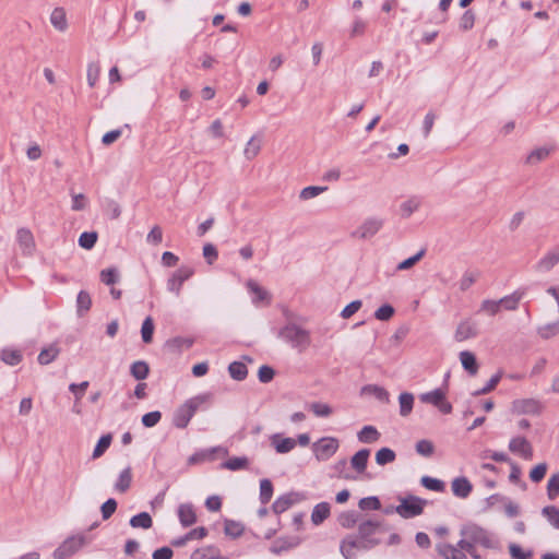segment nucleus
Segmentation results:
<instances>
[{
  "label": "nucleus",
  "instance_id": "680f3d73",
  "mask_svg": "<svg viewBox=\"0 0 559 559\" xmlns=\"http://www.w3.org/2000/svg\"><path fill=\"white\" fill-rule=\"evenodd\" d=\"M416 452L423 456H430L433 454L435 445L431 441L423 439L419 440L416 445Z\"/></svg>",
  "mask_w": 559,
  "mask_h": 559
},
{
  "label": "nucleus",
  "instance_id": "58836bf2",
  "mask_svg": "<svg viewBox=\"0 0 559 559\" xmlns=\"http://www.w3.org/2000/svg\"><path fill=\"white\" fill-rule=\"evenodd\" d=\"M249 460L246 456H235L221 464V468L229 471H239L247 468Z\"/></svg>",
  "mask_w": 559,
  "mask_h": 559
},
{
  "label": "nucleus",
  "instance_id": "8fccbe9b",
  "mask_svg": "<svg viewBox=\"0 0 559 559\" xmlns=\"http://www.w3.org/2000/svg\"><path fill=\"white\" fill-rule=\"evenodd\" d=\"M100 281L108 286L116 284L119 281V274L117 269L110 267L100 271Z\"/></svg>",
  "mask_w": 559,
  "mask_h": 559
},
{
  "label": "nucleus",
  "instance_id": "473e14b6",
  "mask_svg": "<svg viewBox=\"0 0 559 559\" xmlns=\"http://www.w3.org/2000/svg\"><path fill=\"white\" fill-rule=\"evenodd\" d=\"M129 524L133 528L148 530L153 526V520L150 513L141 512L136 515H133L130 519Z\"/></svg>",
  "mask_w": 559,
  "mask_h": 559
},
{
  "label": "nucleus",
  "instance_id": "69168bd1",
  "mask_svg": "<svg viewBox=\"0 0 559 559\" xmlns=\"http://www.w3.org/2000/svg\"><path fill=\"white\" fill-rule=\"evenodd\" d=\"M547 464L546 463H539L537 464L531 472H530V478L533 483H539L543 480L547 473Z\"/></svg>",
  "mask_w": 559,
  "mask_h": 559
},
{
  "label": "nucleus",
  "instance_id": "dca6fc26",
  "mask_svg": "<svg viewBox=\"0 0 559 559\" xmlns=\"http://www.w3.org/2000/svg\"><path fill=\"white\" fill-rule=\"evenodd\" d=\"M542 404L534 399L515 400L512 403V409L516 414H538Z\"/></svg>",
  "mask_w": 559,
  "mask_h": 559
},
{
  "label": "nucleus",
  "instance_id": "39448f33",
  "mask_svg": "<svg viewBox=\"0 0 559 559\" xmlns=\"http://www.w3.org/2000/svg\"><path fill=\"white\" fill-rule=\"evenodd\" d=\"M388 531L389 527L384 522L376 519L361 521L358 525V535L365 540L374 542L376 546L381 543V539L378 538L377 535Z\"/></svg>",
  "mask_w": 559,
  "mask_h": 559
},
{
  "label": "nucleus",
  "instance_id": "a211bd4d",
  "mask_svg": "<svg viewBox=\"0 0 559 559\" xmlns=\"http://www.w3.org/2000/svg\"><path fill=\"white\" fill-rule=\"evenodd\" d=\"M179 522L183 527H189L197 522V514L191 503H181L178 507Z\"/></svg>",
  "mask_w": 559,
  "mask_h": 559
},
{
  "label": "nucleus",
  "instance_id": "c9c22d12",
  "mask_svg": "<svg viewBox=\"0 0 559 559\" xmlns=\"http://www.w3.org/2000/svg\"><path fill=\"white\" fill-rule=\"evenodd\" d=\"M400 403V415L402 417H407L414 407V395L409 392H403L399 396Z\"/></svg>",
  "mask_w": 559,
  "mask_h": 559
},
{
  "label": "nucleus",
  "instance_id": "5701e85b",
  "mask_svg": "<svg viewBox=\"0 0 559 559\" xmlns=\"http://www.w3.org/2000/svg\"><path fill=\"white\" fill-rule=\"evenodd\" d=\"M271 443L276 452L282 454L290 452L296 445V441L293 438H281L280 435H274L271 438Z\"/></svg>",
  "mask_w": 559,
  "mask_h": 559
},
{
  "label": "nucleus",
  "instance_id": "338daca9",
  "mask_svg": "<svg viewBox=\"0 0 559 559\" xmlns=\"http://www.w3.org/2000/svg\"><path fill=\"white\" fill-rule=\"evenodd\" d=\"M162 418V414L158 411L146 413L142 416V424L144 427L152 428L156 426Z\"/></svg>",
  "mask_w": 559,
  "mask_h": 559
},
{
  "label": "nucleus",
  "instance_id": "774afa93",
  "mask_svg": "<svg viewBox=\"0 0 559 559\" xmlns=\"http://www.w3.org/2000/svg\"><path fill=\"white\" fill-rule=\"evenodd\" d=\"M500 307L501 306L499 300L485 299L480 304V311H485L490 316H495L499 312Z\"/></svg>",
  "mask_w": 559,
  "mask_h": 559
},
{
  "label": "nucleus",
  "instance_id": "864d4df0",
  "mask_svg": "<svg viewBox=\"0 0 559 559\" xmlns=\"http://www.w3.org/2000/svg\"><path fill=\"white\" fill-rule=\"evenodd\" d=\"M547 496L549 500H555L559 496V474H552L547 484Z\"/></svg>",
  "mask_w": 559,
  "mask_h": 559
},
{
  "label": "nucleus",
  "instance_id": "f257e3e1",
  "mask_svg": "<svg viewBox=\"0 0 559 559\" xmlns=\"http://www.w3.org/2000/svg\"><path fill=\"white\" fill-rule=\"evenodd\" d=\"M460 534L459 546L465 549L473 559H481V555L477 551L478 546L485 549H496L499 544L491 533L476 524L464 525Z\"/></svg>",
  "mask_w": 559,
  "mask_h": 559
},
{
  "label": "nucleus",
  "instance_id": "3c124183",
  "mask_svg": "<svg viewBox=\"0 0 559 559\" xmlns=\"http://www.w3.org/2000/svg\"><path fill=\"white\" fill-rule=\"evenodd\" d=\"M420 484L432 491H443L444 490V483L440 479L432 478L430 476H423L420 479Z\"/></svg>",
  "mask_w": 559,
  "mask_h": 559
},
{
  "label": "nucleus",
  "instance_id": "412c9836",
  "mask_svg": "<svg viewBox=\"0 0 559 559\" xmlns=\"http://www.w3.org/2000/svg\"><path fill=\"white\" fill-rule=\"evenodd\" d=\"M370 455L369 449H361L350 459V465L357 473H364Z\"/></svg>",
  "mask_w": 559,
  "mask_h": 559
},
{
  "label": "nucleus",
  "instance_id": "13d9d810",
  "mask_svg": "<svg viewBox=\"0 0 559 559\" xmlns=\"http://www.w3.org/2000/svg\"><path fill=\"white\" fill-rule=\"evenodd\" d=\"M261 150V144L259 141H257V139L254 136H252L246 147H245V151H243V154L246 156L247 159H252L254 158L259 152Z\"/></svg>",
  "mask_w": 559,
  "mask_h": 559
},
{
  "label": "nucleus",
  "instance_id": "4468645a",
  "mask_svg": "<svg viewBox=\"0 0 559 559\" xmlns=\"http://www.w3.org/2000/svg\"><path fill=\"white\" fill-rule=\"evenodd\" d=\"M509 450L525 460H531L533 456V448L524 437L512 438L509 442Z\"/></svg>",
  "mask_w": 559,
  "mask_h": 559
},
{
  "label": "nucleus",
  "instance_id": "6e6d98bb",
  "mask_svg": "<svg viewBox=\"0 0 559 559\" xmlns=\"http://www.w3.org/2000/svg\"><path fill=\"white\" fill-rule=\"evenodd\" d=\"M358 507L364 511L379 510L381 508V502L378 497L370 496V497H365V498L360 499L358 502Z\"/></svg>",
  "mask_w": 559,
  "mask_h": 559
},
{
  "label": "nucleus",
  "instance_id": "c03bdc74",
  "mask_svg": "<svg viewBox=\"0 0 559 559\" xmlns=\"http://www.w3.org/2000/svg\"><path fill=\"white\" fill-rule=\"evenodd\" d=\"M396 459L395 452L390 448H381L376 453V462L378 465H385L394 462Z\"/></svg>",
  "mask_w": 559,
  "mask_h": 559
},
{
  "label": "nucleus",
  "instance_id": "e2e57ef3",
  "mask_svg": "<svg viewBox=\"0 0 559 559\" xmlns=\"http://www.w3.org/2000/svg\"><path fill=\"white\" fill-rule=\"evenodd\" d=\"M425 253H426V250L421 249L415 255L399 263L396 269L399 271H404V270H408V269L413 267L425 255Z\"/></svg>",
  "mask_w": 559,
  "mask_h": 559
},
{
  "label": "nucleus",
  "instance_id": "49530a36",
  "mask_svg": "<svg viewBox=\"0 0 559 559\" xmlns=\"http://www.w3.org/2000/svg\"><path fill=\"white\" fill-rule=\"evenodd\" d=\"M309 409L316 417H329L333 413V408L329 404L321 402L311 403Z\"/></svg>",
  "mask_w": 559,
  "mask_h": 559
},
{
  "label": "nucleus",
  "instance_id": "ddd939ff",
  "mask_svg": "<svg viewBox=\"0 0 559 559\" xmlns=\"http://www.w3.org/2000/svg\"><path fill=\"white\" fill-rule=\"evenodd\" d=\"M16 241L23 254H33L36 245L33 233L28 228L21 227L16 230Z\"/></svg>",
  "mask_w": 559,
  "mask_h": 559
},
{
  "label": "nucleus",
  "instance_id": "4d7b16f0",
  "mask_svg": "<svg viewBox=\"0 0 559 559\" xmlns=\"http://www.w3.org/2000/svg\"><path fill=\"white\" fill-rule=\"evenodd\" d=\"M501 380V372H498L496 374H493L489 381L486 383L485 386H483L481 389L475 391L473 393L474 396H478V395H484V394H487L489 392H491L492 390H495V388L498 385V383L500 382Z\"/></svg>",
  "mask_w": 559,
  "mask_h": 559
},
{
  "label": "nucleus",
  "instance_id": "e433bc0d",
  "mask_svg": "<svg viewBox=\"0 0 559 559\" xmlns=\"http://www.w3.org/2000/svg\"><path fill=\"white\" fill-rule=\"evenodd\" d=\"M191 559H228L219 555V550L216 547L210 546L202 549H197Z\"/></svg>",
  "mask_w": 559,
  "mask_h": 559
},
{
  "label": "nucleus",
  "instance_id": "7c9ffc66",
  "mask_svg": "<svg viewBox=\"0 0 559 559\" xmlns=\"http://www.w3.org/2000/svg\"><path fill=\"white\" fill-rule=\"evenodd\" d=\"M340 550L345 559H355L357 557V548L354 542V535H348L341 542Z\"/></svg>",
  "mask_w": 559,
  "mask_h": 559
},
{
  "label": "nucleus",
  "instance_id": "7ed1b4c3",
  "mask_svg": "<svg viewBox=\"0 0 559 559\" xmlns=\"http://www.w3.org/2000/svg\"><path fill=\"white\" fill-rule=\"evenodd\" d=\"M278 336L299 353L305 352L311 344L310 332L295 323L284 325L280 330Z\"/></svg>",
  "mask_w": 559,
  "mask_h": 559
},
{
  "label": "nucleus",
  "instance_id": "4c0bfd02",
  "mask_svg": "<svg viewBox=\"0 0 559 559\" xmlns=\"http://www.w3.org/2000/svg\"><path fill=\"white\" fill-rule=\"evenodd\" d=\"M229 376L236 381H242L248 376V368L241 361H233L228 366Z\"/></svg>",
  "mask_w": 559,
  "mask_h": 559
},
{
  "label": "nucleus",
  "instance_id": "de8ad7c7",
  "mask_svg": "<svg viewBox=\"0 0 559 559\" xmlns=\"http://www.w3.org/2000/svg\"><path fill=\"white\" fill-rule=\"evenodd\" d=\"M111 435H104L99 438L96 447L94 448V451H93V459H98L106 451L107 449L110 447L111 444Z\"/></svg>",
  "mask_w": 559,
  "mask_h": 559
},
{
  "label": "nucleus",
  "instance_id": "2f4dec72",
  "mask_svg": "<svg viewBox=\"0 0 559 559\" xmlns=\"http://www.w3.org/2000/svg\"><path fill=\"white\" fill-rule=\"evenodd\" d=\"M421 205V199L418 197H412L401 203L400 211L403 218H408L414 212H416Z\"/></svg>",
  "mask_w": 559,
  "mask_h": 559
},
{
  "label": "nucleus",
  "instance_id": "aec40b11",
  "mask_svg": "<svg viewBox=\"0 0 559 559\" xmlns=\"http://www.w3.org/2000/svg\"><path fill=\"white\" fill-rule=\"evenodd\" d=\"M559 262V248L549 251L544 258H542L536 269L540 272L550 271Z\"/></svg>",
  "mask_w": 559,
  "mask_h": 559
},
{
  "label": "nucleus",
  "instance_id": "09e8293b",
  "mask_svg": "<svg viewBox=\"0 0 559 559\" xmlns=\"http://www.w3.org/2000/svg\"><path fill=\"white\" fill-rule=\"evenodd\" d=\"M154 322L151 317H147L141 328V335L144 343L150 344L153 341Z\"/></svg>",
  "mask_w": 559,
  "mask_h": 559
},
{
  "label": "nucleus",
  "instance_id": "052dcab7",
  "mask_svg": "<svg viewBox=\"0 0 559 559\" xmlns=\"http://www.w3.org/2000/svg\"><path fill=\"white\" fill-rule=\"evenodd\" d=\"M394 308L391 305L385 304L376 310L374 318L380 321H388L394 316Z\"/></svg>",
  "mask_w": 559,
  "mask_h": 559
},
{
  "label": "nucleus",
  "instance_id": "b1692460",
  "mask_svg": "<svg viewBox=\"0 0 559 559\" xmlns=\"http://www.w3.org/2000/svg\"><path fill=\"white\" fill-rule=\"evenodd\" d=\"M525 290L524 289H518L513 292L511 295L504 296L499 299L500 306L503 307L506 310H515L519 307V304L521 299L524 297Z\"/></svg>",
  "mask_w": 559,
  "mask_h": 559
},
{
  "label": "nucleus",
  "instance_id": "37998d69",
  "mask_svg": "<svg viewBox=\"0 0 559 559\" xmlns=\"http://www.w3.org/2000/svg\"><path fill=\"white\" fill-rule=\"evenodd\" d=\"M273 484L270 479L264 478L260 481V501L263 506L267 504L273 496Z\"/></svg>",
  "mask_w": 559,
  "mask_h": 559
},
{
  "label": "nucleus",
  "instance_id": "ea45409f",
  "mask_svg": "<svg viewBox=\"0 0 559 559\" xmlns=\"http://www.w3.org/2000/svg\"><path fill=\"white\" fill-rule=\"evenodd\" d=\"M50 22L55 28L60 32L66 31L68 24L66 19V12L62 8H56L50 15Z\"/></svg>",
  "mask_w": 559,
  "mask_h": 559
},
{
  "label": "nucleus",
  "instance_id": "6e6552de",
  "mask_svg": "<svg viewBox=\"0 0 559 559\" xmlns=\"http://www.w3.org/2000/svg\"><path fill=\"white\" fill-rule=\"evenodd\" d=\"M423 403L436 406L442 414H451L452 405L445 400V393L441 389H435L419 395Z\"/></svg>",
  "mask_w": 559,
  "mask_h": 559
},
{
  "label": "nucleus",
  "instance_id": "a19ab883",
  "mask_svg": "<svg viewBox=\"0 0 559 559\" xmlns=\"http://www.w3.org/2000/svg\"><path fill=\"white\" fill-rule=\"evenodd\" d=\"M0 356L1 360L9 366H16L22 361V354L17 349L4 348Z\"/></svg>",
  "mask_w": 559,
  "mask_h": 559
},
{
  "label": "nucleus",
  "instance_id": "603ef678",
  "mask_svg": "<svg viewBox=\"0 0 559 559\" xmlns=\"http://www.w3.org/2000/svg\"><path fill=\"white\" fill-rule=\"evenodd\" d=\"M97 241V233L84 231L79 237V245L84 249H92Z\"/></svg>",
  "mask_w": 559,
  "mask_h": 559
},
{
  "label": "nucleus",
  "instance_id": "0e129e2a",
  "mask_svg": "<svg viewBox=\"0 0 559 559\" xmlns=\"http://www.w3.org/2000/svg\"><path fill=\"white\" fill-rule=\"evenodd\" d=\"M548 155H549V150L546 147H539V148L533 150L528 154V156L526 158V163L527 164H536V163L545 159Z\"/></svg>",
  "mask_w": 559,
  "mask_h": 559
},
{
  "label": "nucleus",
  "instance_id": "423d86ee",
  "mask_svg": "<svg viewBox=\"0 0 559 559\" xmlns=\"http://www.w3.org/2000/svg\"><path fill=\"white\" fill-rule=\"evenodd\" d=\"M88 543L90 539L83 534L70 536L63 540L58 548L55 549L52 557L55 559H67Z\"/></svg>",
  "mask_w": 559,
  "mask_h": 559
},
{
  "label": "nucleus",
  "instance_id": "79ce46f5",
  "mask_svg": "<svg viewBox=\"0 0 559 559\" xmlns=\"http://www.w3.org/2000/svg\"><path fill=\"white\" fill-rule=\"evenodd\" d=\"M537 334L543 340H549L559 334V320L537 328Z\"/></svg>",
  "mask_w": 559,
  "mask_h": 559
},
{
  "label": "nucleus",
  "instance_id": "9d476101",
  "mask_svg": "<svg viewBox=\"0 0 559 559\" xmlns=\"http://www.w3.org/2000/svg\"><path fill=\"white\" fill-rule=\"evenodd\" d=\"M193 273L194 271L192 267L186 265L180 266L176 272H174L171 277L168 278L167 289L178 297L180 295L182 284L188 281Z\"/></svg>",
  "mask_w": 559,
  "mask_h": 559
},
{
  "label": "nucleus",
  "instance_id": "bb28decb",
  "mask_svg": "<svg viewBox=\"0 0 559 559\" xmlns=\"http://www.w3.org/2000/svg\"><path fill=\"white\" fill-rule=\"evenodd\" d=\"M92 307L91 295L86 290H80L76 297V313L83 318Z\"/></svg>",
  "mask_w": 559,
  "mask_h": 559
},
{
  "label": "nucleus",
  "instance_id": "1a4fd4ad",
  "mask_svg": "<svg viewBox=\"0 0 559 559\" xmlns=\"http://www.w3.org/2000/svg\"><path fill=\"white\" fill-rule=\"evenodd\" d=\"M383 224L384 221L382 218L369 217L352 233V237L364 240L370 239L382 228Z\"/></svg>",
  "mask_w": 559,
  "mask_h": 559
},
{
  "label": "nucleus",
  "instance_id": "bf43d9fd",
  "mask_svg": "<svg viewBox=\"0 0 559 559\" xmlns=\"http://www.w3.org/2000/svg\"><path fill=\"white\" fill-rule=\"evenodd\" d=\"M357 522V514L355 511H346L340 514L338 523L342 527L350 528Z\"/></svg>",
  "mask_w": 559,
  "mask_h": 559
},
{
  "label": "nucleus",
  "instance_id": "0eeeda50",
  "mask_svg": "<svg viewBox=\"0 0 559 559\" xmlns=\"http://www.w3.org/2000/svg\"><path fill=\"white\" fill-rule=\"evenodd\" d=\"M338 447L336 438L323 437L312 444V450L318 461H328L336 453Z\"/></svg>",
  "mask_w": 559,
  "mask_h": 559
},
{
  "label": "nucleus",
  "instance_id": "c756f323",
  "mask_svg": "<svg viewBox=\"0 0 559 559\" xmlns=\"http://www.w3.org/2000/svg\"><path fill=\"white\" fill-rule=\"evenodd\" d=\"M132 483V469L130 466H127L118 476V479L115 484V489L121 493L129 490Z\"/></svg>",
  "mask_w": 559,
  "mask_h": 559
},
{
  "label": "nucleus",
  "instance_id": "9b49d317",
  "mask_svg": "<svg viewBox=\"0 0 559 559\" xmlns=\"http://www.w3.org/2000/svg\"><path fill=\"white\" fill-rule=\"evenodd\" d=\"M478 335L477 323L472 319H465L457 324L454 333L456 342H464Z\"/></svg>",
  "mask_w": 559,
  "mask_h": 559
},
{
  "label": "nucleus",
  "instance_id": "f3484780",
  "mask_svg": "<svg viewBox=\"0 0 559 559\" xmlns=\"http://www.w3.org/2000/svg\"><path fill=\"white\" fill-rule=\"evenodd\" d=\"M438 554L444 559H466L465 549L461 548L459 544L453 546L447 543H440L436 546Z\"/></svg>",
  "mask_w": 559,
  "mask_h": 559
},
{
  "label": "nucleus",
  "instance_id": "4be33fe9",
  "mask_svg": "<svg viewBox=\"0 0 559 559\" xmlns=\"http://www.w3.org/2000/svg\"><path fill=\"white\" fill-rule=\"evenodd\" d=\"M460 361L463 368L471 374L475 376L478 371V362L476 356L469 350L460 353Z\"/></svg>",
  "mask_w": 559,
  "mask_h": 559
},
{
  "label": "nucleus",
  "instance_id": "a878e982",
  "mask_svg": "<svg viewBox=\"0 0 559 559\" xmlns=\"http://www.w3.org/2000/svg\"><path fill=\"white\" fill-rule=\"evenodd\" d=\"M361 394H369L373 395L377 400H379L382 403H389L390 401V394L389 392L377 384H366L361 388Z\"/></svg>",
  "mask_w": 559,
  "mask_h": 559
},
{
  "label": "nucleus",
  "instance_id": "5fc2aeb1",
  "mask_svg": "<svg viewBox=\"0 0 559 559\" xmlns=\"http://www.w3.org/2000/svg\"><path fill=\"white\" fill-rule=\"evenodd\" d=\"M224 532L226 535L231 536L234 538L239 537L243 532V526L236 521L226 520Z\"/></svg>",
  "mask_w": 559,
  "mask_h": 559
},
{
  "label": "nucleus",
  "instance_id": "f03ea898",
  "mask_svg": "<svg viewBox=\"0 0 559 559\" xmlns=\"http://www.w3.org/2000/svg\"><path fill=\"white\" fill-rule=\"evenodd\" d=\"M211 399V394H200L186 401L174 413L173 424L179 429L188 426L199 407Z\"/></svg>",
  "mask_w": 559,
  "mask_h": 559
},
{
  "label": "nucleus",
  "instance_id": "cd10ccee",
  "mask_svg": "<svg viewBox=\"0 0 559 559\" xmlns=\"http://www.w3.org/2000/svg\"><path fill=\"white\" fill-rule=\"evenodd\" d=\"M247 287H248V290L254 295V297L252 299V301L254 304L261 302V301L270 302V300H271L270 294L263 287H261L257 282L249 280L247 283Z\"/></svg>",
  "mask_w": 559,
  "mask_h": 559
},
{
  "label": "nucleus",
  "instance_id": "20e7f679",
  "mask_svg": "<svg viewBox=\"0 0 559 559\" xmlns=\"http://www.w3.org/2000/svg\"><path fill=\"white\" fill-rule=\"evenodd\" d=\"M400 501L401 503L396 506L394 510L403 519H412L420 515L427 504L425 499L413 495L400 498Z\"/></svg>",
  "mask_w": 559,
  "mask_h": 559
},
{
  "label": "nucleus",
  "instance_id": "c85d7f7f",
  "mask_svg": "<svg viewBox=\"0 0 559 559\" xmlns=\"http://www.w3.org/2000/svg\"><path fill=\"white\" fill-rule=\"evenodd\" d=\"M381 435L374 426H364L357 433V438L362 443H373L380 439Z\"/></svg>",
  "mask_w": 559,
  "mask_h": 559
},
{
  "label": "nucleus",
  "instance_id": "f704fd0d",
  "mask_svg": "<svg viewBox=\"0 0 559 559\" xmlns=\"http://www.w3.org/2000/svg\"><path fill=\"white\" fill-rule=\"evenodd\" d=\"M60 348L56 344H51L46 348H43L38 355V362L40 365H48L52 362L59 355Z\"/></svg>",
  "mask_w": 559,
  "mask_h": 559
},
{
  "label": "nucleus",
  "instance_id": "a18cd8bd",
  "mask_svg": "<svg viewBox=\"0 0 559 559\" xmlns=\"http://www.w3.org/2000/svg\"><path fill=\"white\" fill-rule=\"evenodd\" d=\"M542 514L557 530H559V508L556 506H547L542 509Z\"/></svg>",
  "mask_w": 559,
  "mask_h": 559
},
{
  "label": "nucleus",
  "instance_id": "f8f14e48",
  "mask_svg": "<svg viewBox=\"0 0 559 559\" xmlns=\"http://www.w3.org/2000/svg\"><path fill=\"white\" fill-rule=\"evenodd\" d=\"M215 453H222L225 456L228 454V450L223 447H213L209 450H202V451L195 452L192 455H190L188 457L187 463L189 466H192V465L201 464L205 461H213Z\"/></svg>",
  "mask_w": 559,
  "mask_h": 559
},
{
  "label": "nucleus",
  "instance_id": "393cba45",
  "mask_svg": "<svg viewBox=\"0 0 559 559\" xmlns=\"http://www.w3.org/2000/svg\"><path fill=\"white\" fill-rule=\"evenodd\" d=\"M331 507L328 502H320L314 506L311 513V521L314 525L322 524L330 515Z\"/></svg>",
  "mask_w": 559,
  "mask_h": 559
},
{
  "label": "nucleus",
  "instance_id": "72a5a7b5",
  "mask_svg": "<svg viewBox=\"0 0 559 559\" xmlns=\"http://www.w3.org/2000/svg\"><path fill=\"white\" fill-rule=\"evenodd\" d=\"M130 373L139 381L146 379L150 373L148 364L144 360L134 361L130 367Z\"/></svg>",
  "mask_w": 559,
  "mask_h": 559
},
{
  "label": "nucleus",
  "instance_id": "2eb2a0df",
  "mask_svg": "<svg viewBox=\"0 0 559 559\" xmlns=\"http://www.w3.org/2000/svg\"><path fill=\"white\" fill-rule=\"evenodd\" d=\"M301 497L298 492H288L280 496L272 504V510L275 514H281L288 510L293 504L299 502Z\"/></svg>",
  "mask_w": 559,
  "mask_h": 559
},
{
  "label": "nucleus",
  "instance_id": "6ab92c4d",
  "mask_svg": "<svg viewBox=\"0 0 559 559\" xmlns=\"http://www.w3.org/2000/svg\"><path fill=\"white\" fill-rule=\"evenodd\" d=\"M451 488L453 495L462 499L467 498L473 490V486L466 477L454 478L451 484Z\"/></svg>",
  "mask_w": 559,
  "mask_h": 559
}]
</instances>
